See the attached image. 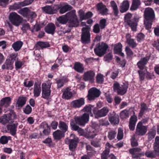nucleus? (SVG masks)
I'll list each match as a JSON object with an SVG mask.
<instances>
[{
    "label": "nucleus",
    "mask_w": 159,
    "mask_h": 159,
    "mask_svg": "<svg viewBox=\"0 0 159 159\" xmlns=\"http://www.w3.org/2000/svg\"><path fill=\"white\" fill-rule=\"evenodd\" d=\"M90 27L86 25L82 29V34L81 35V41L84 44H88L90 42V34L89 31Z\"/></svg>",
    "instance_id": "obj_8"
},
{
    "label": "nucleus",
    "mask_w": 159,
    "mask_h": 159,
    "mask_svg": "<svg viewBox=\"0 0 159 159\" xmlns=\"http://www.w3.org/2000/svg\"><path fill=\"white\" fill-rule=\"evenodd\" d=\"M13 64L12 62L7 59L4 64L2 66V68L3 70H11L13 68Z\"/></svg>",
    "instance_id": "obj_41"
},
{
    "label": "nucleus",
    "mask_w": 159,
    "mask_h": 159,
    "mask_svg": "<svg viewBox=\"0 0 159 159\" xmlns=\"http://www.w3.org/2000/svg\"><path fill=\"white\" fill-rule=\"evenodd\" d=\"M136 136L135 135H133L131 139V145L133 147L137 146L138 145V142L135 139Z\"/></svg>",
    "instance_id": "obj_57"
},
{
    "label": "nucleus",
    "mask_w": 159,
    "mask_h": 159,
    "mask_svg": "<svg viewBox=\"0 0 159 159\" xmlns=\"http://www.w3.org/2000/svg\"><path fill=\"white\" fill-rule=\"evenodd\" d=\"M23 111L24 113L25 114L29 115L31 112L32 109L31 107L28 105H26L25 107L23 108Z\"/></svg>",
    "instance_id": "obj_53"
},
{
    "label": "nucleus",
    "mask_w": 159,
    "mask_h": 159,
    "mask_svg": "<svg viewBox=\"0 0 159 159\" xmlns=\"http://www.w3.org/2000/svg\"><path fill=\"white\" fill-rule=\"evenodd\" d=\"M120 117L122 119L126 118L129 117L128 111L127 110H125L120 113Z\"/></svg>",
    "instance_id": "obj_51"
},
{
    "label": "nucleus",
    "mask_w": 159,
    "mask_h": 159,
    "mask_svg": "<svg viewBox=\"0 0 159 159\" xmlns=\"http://www.w3.org/2000/svg\"><path fill=\"white\" fill-rule=\"evenodd\" d=\"M11 103V98L9 97H5L0 101V106L7 107L9 106Z\"/></svg>",
    "instance_id": "obj_31"
},
{
    "label": "nucleus",
    "mask_w": 159,
    "mask_h": 159,
    "mask_svg": "<svg viewBox=\"0 0 159 159\" xmlns=\"http://www.w3.org/2000/svg\"><path fill=\"white\" fill-rule=\"evenodd\" d=\"M107 20L104 18L100 20L99 22V25L101 29H103L106 26Z\"/></svg>",
    "instance_id": "obj_50"
},
{
    "label": "nucleus",
    "mask_w": 159,
    "mask_h": 159,
    "mask_svg": "<svg viewBox=\"0 0 159 159\" xmlns=\"http://www.w3.org/2000/svg\"><path fill=\"white\" fill-rule=\"evenodd\" d=\"M24 62L23 61H22L17 58L16 61L15 62L16 69L17 70L20 69L21 67L22 66L24 65Z\"/></svg>",
    "instance_id": "obj_48"
},
{
    "label": "nucleus",
    "mask_w": 159,
    "mask_h": 159,
    "mask_svg": "<svg viewBox=\"0 0 159 159\" xmlns=\"http://www.w3.org/2000/svg\"><path fill=\"white\" fill-rule=\"evenodd\" d=\"M156 135V132L153 130L149 131L148 133V137L149 139H153Z\"/></svg>",
    "instance_id": "obj_60"
},
{
    "label": "nucleus",
    "mask_w": 159,
    "mask_h": 159,
    "mask_svg": "<svg viewBox=\"0 0 159 159\" xmlns=\"http://www.w3.org/2000/svg\"><path fill=\"white\" fill-rule=\"evenodd\" d=\"M52 83L51 80H48L46 82L43 83L42 84V97L48 99L51 95V88Z\"/></svg>",
    "instance_id": "obj_4"
},
{
    "label": "nucleus",
    "mask_w": 159,
    "mask_h": 159,
    "mask_svg": "<svg viewBox=\"0 0 159 159\" xmlns=\"http://www.w3.org/2000/svg\"><path fill=\"white\" fill-rule=\"evenodd\" d=\"M52 135L54 140L59 141L64 137L65 133L61 130L58 129L53 132Z\"/></svg>",
    "instance_id": "obj_25"
},
{
    "label": "nucleus",
    "mask_w": 159,
    "mask_h": 159,
    "mask_svg": "<svg viewBox=\"0 0 159 159\" xmlns=\"http://www.w3.org/2000/svg\"><path fill=\"white\" fill-rule=\"evenodd\" d=\"M57 20L60 23L63 24L67 22L69 26L70 27H77L79 25V22L75 10L68 12L65 15L60 16L57 19Z\"/></svg>",
    "instance_id": "obj_2"
},
{
    "label": "nucleus",
    "mask_w": 159,
    "mask_h": 159,
    "mask_svg": "<svg viewBox=\"0 0 159 159\" xmlns=\"http://www.w3.org/2000/svg\"><path fill=\"white\" fill-rule=\"evenodd\" d=\"M56 28L55 25L51 23H48L45 27L44 30L47 33L53 35L55 32Z\"/></svg>",
    "instance_id": "obj_22"
},
{
    "label": "nucleus",
    "mask_w": 159,
    "mask_h": 159,
    "mask_svg": "<svg viewBox=\"0 0 159 159\" xmlns=\"http://www.w3.org/2000/svg\"><path fill=\"white\" fill-rule=\"evenodd\" d=\"M95 75L94 71L90 70L85 72L83 75V79L85 81H89L93 82L94 80V77Z\"/></svg>",
    "instance_id": "obj_17"
},
{
    "label": "nucleus",
    "mask_w": 159,
    "mask_h": 159,
    "mask_svg": "<svg viewBox=\"0 0 159 159\" xmlns=\"http://www.w3.org/2000/svg\"><path fill=\"white\" fill-rule=\"evenodd\" d=\"M144 16V26L147 30H149L151 28L152 23L155 17L154 11L151 8H146L145 10Z\"/></svg>",
    "instance_id": "obj_3"
},
{
    "label": "nucleus",
    "mask_w": 159,
    "mask_h": 159,
    "mask_svg": "<svg viewBox=\"0 0 159 159\" xmlns=\"http://www.w3.org/2000/svg\"><path fill=\"white\" fill-rule=\"evenodd\" d=\"M149 58L150 57L148 56L145 57L141 58V60L138 62L137 65L140 70H147V68L145 66L147 64Z\"/></svg>",
    "instance_id": "obj_15"
},
{
    "label": "nucleus",
    "mask_w": 159,
    "mask_h": 159,
    "mask_svg": "<svg viewBox=\"0 0 159 159\" xmlns=\"http://www.w3.org/2000/svg\"><path fill=\"white\" fill-rule=\"evenodd\" d=\"M79 139L77 137H75L73 139L69 140V148L71 151H73L76 147Z\"/></svg>",
    "instance_id": "obj_28"
},
{
    "label": "nucleus",
    "mask_w": 159,
    "mask_h": 159,
    "mask_svg": "<svg viewBox=\"0 0 159 159\" xmlns=\"http://www.w3.org/2000/svg\"><path fill=\"white\" fill-rule=\"evenodd\" d=\"M55 80L57 84V89L61 88L63 86L64 84L68 81L67 79L66 78L57 79Z\"/></svg>",
    "instance_id": "obj_37"
},
{
    "label": "nucleus",
    "mask_w": 159,
    "mask_h": 159,
    "mask_svg": "<svg viewBox=\"0 0 159 159\" xmlns=\"http://www.w3.org/2000/svg\"><path fill=\"white\" fill-rule=\"evenodd\" d=\"M123 137V131L121 129H119L117 138L118 140L122 139Z\"/></svg>",
    "instance_id": "obj_59"
},
{
    "label": "nucleus",
    "mask_w": 159,
    "mask_h": 159,
    "mask_svg": "<svg viewBox=\"0 0 159 159\" xmlns=\"http://www.w3.org/2000/svg\"><path fill=\"white\" fill-rule=\"evenodd\" d=\"M17 125L18 124L16 123L13 124L12 125H8L7 126L8 130L13 136H14L16 133Z\"/></svg>",
    "instance_id": "obj_30"
},
{
    "label": "nucleus",
    "mask_w": 159,
    "mask_h": 159,
    "mask_svg": "<svg viewBox=\"0 0 159 159\" xmlns=\"http://www.w3.org/2000/svg\"><path fill=\"white\" fill-rule=\"evenodd\" d=\"M27 100V98L23 95L19 97L16 102V109H21L25 104Z\"/></svg>",
    "instance_id": "obj_18"
},
{
    "label": "nucleus",
    "mask_w": 159,
    "mask_h": 159,
    "mask_svg": "<svg viewBox=\"0 0 159 159\" xmlns=\"http://www.w3.org/2000/svg\"><path fill=\"white\" fill-rule=\"evenodd\" d=\"M122 46L120 43H119L114 45V50L115 52L118 53L122 51Z\"/></svg>",
    "instance_id": "obj_47"
},
{
    "label": "nucleus",
    "mask_w": 159,
    "mask_h": 159,
    "mask_svg": "<svg viewBox=\"0 0 159 159\" xmlns=\"http://www.w3.org/2000/svg\"><path fill=\"white\" fill-rule=\"evenodd\" d=\"M89 119V114L88 113H84L80 116H75L74 120H70V124L71 129L77 131L80 135H83L84 133L83 129L80 128L76 124L84 126L88 122Z\"/></svg>",
    "instance_id": "obj_1"
},
{
    "label": "nucleus",
    "mask_w": 159,
    "mask_h": 159,
    "mask_svg": "<svg viewBox=\"0 0 159 159\" xmlns=\"http://www.w3.org/2000/svg\"><path fill=\"white\" fill-rule=\"evenodd\" d=\"M108 111V109L107 107H104L99 110H94L93 111V113L95 117L98 118L105 116L107 115Z\"/></svg>",
    "instance_id": "obj_14"
},
{
    "label": "nucleus",
    "mask_w": 159,
    "mask_h": 159,
    "mask_svg": "<svg viewBox=\"0 0 159 159\" xmlns=\"http://www.w3.org/2000/svg\"><path fill=\"white\" fill-rule=\"evenodd\" d=\"M39 46L42 48H43L49 47L50 46V45L48 42H39L35 45V47L38 48ZM37 49L38 48H36V49Z\"/></svg>",
    "instance_id": "obj_44"
},
{
    "label": "nucleus",
    "mask_w": 159,
    "mask_h": 159,
    "mask_svg": "<svg viewBox=\"0 0 159 159\" xmlns=\"http://www.w3.org/2000/svg\"><path fill=\"white\" fill-rule=\"evenodd\" d=\"M140 150L141 149L140 148H135L130 149L129 150V152L132 155L133 158H137L144 156V152L139 153H138Z\"/></svg>",
    "instance_id": "obj_19"
},
{
    "label": "nucleus",
    "mask_w": 159,
    "mask_h": 159,
    "mask_svg": "<svg viewBox=\"0 0 159 159\" xmlns=\"http://www.w3.org/2000/svg\"><path fill=\"white\" fill-rule=\"evenodd\" d=\"M73 69L77 72L82 73L84 70L83 65L79 62H75L73 67Z\"/></svg>",
    "instance_id": "obj_29"
},
{
    "label": "nucleus",
    "mask_w": 159,
    "mask_h": 159,
    "mask_svg": "<svg viewBox=\"0 0 159 159\" xmlns=\"http://www.w3.org/2000/svg\"><path fill=\"white\" fill-rule=\"evenodd\" d=\"M97 9L99 13L103 16L109 14V10L106 6L102 3H98L96 5Z\"/></svg>",
    "instance_id": "obj_16"
},
{
    "label": "nucleus",
    "mask_w": 159,
    "mask_h": 159,
    "mask_svg": "<svg viewBox=\"0 0 159 159\" xmlns=\"http://www.w3.org/2000/svg\"><path fill=\"white\" fill-rule=\"evenodd\" d=\"M11 115L9 114L4 115L0 118V123L2 124H6L11 120Z\"/></svg>",
    "instance_id": "obj_38"
},
{
    "label": "nucleus",
    "mask_w": 159,
    "mask_h": 159,
    "mask_svg": "<svg viewBox=\"0 0 159 159\" xmlns=\"http://www.w3.org/2000/svg\"><path fill=\"white\" fill-rule=\"evenodd\" d=\"M27 80L28 79H26L24 80L23 83L24 85L26 87L30 88L33 86L34 84V81L33 80L29 81L27 84Z\"/></svg>",
    "instance_id": "obj_54"
},
{
    "label": "nucleus",
    "mask_w": 159,
    "mask_h": 159,
    "mask_svg": "<svg viewBox=\"0 0 159 159\" xmlns=\"http://www.w3.org/2000/svg\"><path fill=\"white\" fill-rule=\"evenodd\" d=\"M23 44L22 42L18 41L14 42L12 45V47L15 52H16L19 51Z\"/></svg>",
    "instance_id": "obj_36"
},
{
    "label": "nucleus",
    "mask_w": 159,
    "mask_h": 159,
    "mask_svg": "<svg viewBox=\"0 0 159 159\" xmlns=\"http://www.w3.org/2000/svg\"><path fill=\"white\" fill-rule=\"evenodd\" d=\"M153 148L154 151H147L144 153V155L147 157L150 158H155L157 155L156 152H159V137H156Z\"/></svg>",
    "instance_id": "obj_9"
},
{
    "label": "nucleus",
    "mask_w": 159,
    "mask_h": 159,
    "mask_svg": "<svg viewBox=\"0 0 159 159\" xmlns=\"http://www.w3.org/2000/svg\"><path fill=\"white\" fill-rule=\"evenodd\" d=\"M137 121V117L134 115L130 117L129 123L133 124H135L136 125Z\"/></svg>",
    "instance_id": "obj_62"
},
{
    "label": "nucleus",
    "mask_w": 159,
    "mask_h": 159,
    "mask_svg": "<svg viewBox=\"0 0 159 159\" xmlns=\"http://www.w3.org/2000/svg\"><path fill=\"white\" fill-rule=\"evenodd\" d=\"M55 8L56 9V11L59 9V13L63 14L71 10L72 7L66 3H60V4L55 5Z\"/></svg>",
    "instance_id": "obj_11"
},
{
    "label": "nucleus",
    "mask_w": 159,
    "mask_h": 159,
    "mask_svg": "<svg viewBox=\"0 0 159 159\" xmlns=\"http://www.w3.org/2000/svg\"><path fill=\"white\" fill-rule=\"evenodd\" d=\"M11 139L10 136H3L0 138V143L2 144H5L8 143V140Z\"/></svg>",
    "instance_id": "obj_45"
},
{
    "label": "nucleus",
    "mask_w": 159,
    "mask_h": 159,
    "mask_svg": "<svg viewBox=\"0 0 159 159\" xmlns=\"http://www.w3.org/2000/svg\"><path fill=\"white\" fill-rule=\"evenodd\" d=\"M116 134V132L115 131H111L108 132V137L110 140H111L115 138Z\"/></svg>",
    "instance_id": "obj_52"
},
{
    "label": "nucleus",
    "mask_w": 159,
    "mask_h": 159,
    "mask_svg": "<svg viewBox=\"0 0 159 159\" xmlns=\"http://www.w3.org/2000/svg\"><path fill=\"white\" fill-rule=\"evenodd\" d=\"M85 104L84 99L83 98L75 100L73 101L71 103L72 107L75 108H79L84 105Z\"/></svg>",
    "instance_id": "obj_20"
},
{
    "label": "nucleus",
    "mask_w": 159,
    "mask_h": 159,
    "mask_svg": "<svg viewBox=\"0 0 159 159\" xmlns=\"http://www.w3.org/2000/svg\"><path fill=\"white\" fill-rule=\"evenodd\" d=\"M109 120L113 125H115L118 124L119 122V116L117 114L113 112L110 114L109 117Z\"/></svg>",
    "instance_id": "obj_23"
},
{
    "label": "nucleus",
    "mask_w": 159,
    "mask_h": 159,
    "mask_svg": "<svg viewBox=\"0 0 159 159\" xmlns=\"http://www.w3.org/2000/svg\"><path fill=\"white\" fill-rule=\"evenodd\" d=\"M132 14L128 13L125 16V22L129 25L133 31H136L137 25V22L138 20L136 17H134L131 19Z\"/></svg>",
    "instance_id": "obj_5"
},
{
    "label": "nucleus",
    "mask_w": 159,
    "mask_h": 159,
    "mask_svg": "<svg viewBox=\"0 0 159 159\" xmlns=\"http://www.w3.org/2000/svg\"><path fill=\"white\" fill-rule=\"evenodd\" d=\"M113 88L114 91L117 92L118 95H123L126 93L128 85L125 84H120L118 83L115 82L113 84Z\"/></svg>",
    "instance_id": "obj_6"
},
{
    "label": "nucleus",
    "mask_w": 159,
    "mask_h": 159,
    "mask_svg": "<svg viewBox=\"0 0 159 159\" xmlns=\"http://www.w3.org/2000/svg\"><path fill=\"white\" fill-rule=\"evenodd\" d=\"M42 9L45 13L49 14H53L56 12V9L55 8V5L51 6H47L43 7Z\"/></svg>",
    "instance_id": "obj_27"
},
{
    "label": "nucleus",
    "mask_w": 159,
    "mask_h": 159,
    "mask_svg": "<svg viewBox=\"0 0 159 159\" xmlns=\"http://www.w3.org/2000/svg\"><path fill=\"white\" fill-rule=\"evenodd\" d=\"M101 94V92L99 90L95 87L92 88L88 91V99L90 101L93 100L98 97Z\"/></svg>",
    "instance_id": "obj_10"
},
{
    "label": "nucleus",
    "mask_w": 159,
    "mask_h": 159,
    "mask_svg": "<svg viewBox=\"0 0 159 159\" xmlns=\"http://www.w3.org/2000/svg\"><path fill=\"white\" fill-rule=\"evenodd\" d=\"M109 150H105L101 154V159H107L109 153Z\"/></svg>",
    "instance_id": "obj_63"
},
{
    "label": "nucleus",
    "mask_w": 159,
    "mask_h": 159,
    "mask_svg": "<svg viewBox=\"0 0 159 159\" xmlns=\"http://www.w3.org/2000/svg\"><path fill=\"white\" fill-rule=\"evenodd\" d=\"M144 37L145 35L143 34L139 33L137 36V40L138 42H140L144 39Z\"/></svg>",
    "instance_id": "obj_61"
},
{
    "label": "nucleus",
    "mask_w": 159,
    "mask_h": 159,
    "mask_svg": "<svg viewBox=\"0 0 159 159\" xmlns=\"http://www.w3.org/2000/svg\"><path fill=\"white\" fill-rule=\"evenodd\" d=\"M97 82L98 84L102 83L104 81L103 75L101 74H98L97 75L96 77Z\"/></svg>",
    "instance_id": "obj_55"
},
{
    "label": "nucleus",
    "mask_w": 159,
    "mask_h": 159,
    "mask_svg": "<svg viewBox=\"0 0 159 159\" xmlns=\"http://www.w3.org/2000/svg\"><path fill=\"white\" fill-rule=\"evenodd\" d=\"M110 5L112 9L114 15L117 19L119 18V11L116 3L114 1H112L110 2Z\"/></svg>",
    "instance_id": "obj_26"
},
{
    "label": "nucleus",
    "mask_w": 159,
    "mask_h": 159,
    "mask_svg": "<svg viewBox=\"0 0 159 159\" xmlns=\"http://www.w3.org/2000/svg\"><path fill=\"white\" fill-rule=\"evenodd\" d=\"M100 28L99 25L98 23L95 24L93 27V32L96 34L99 33L100 32Z\"/></svg>",
    "instance_id": "obj_56"
},
{
    "label": "nucleus",
    "mask_w": 159,
    "mask_h": 159,
    "mask_svg": "<svg viewBox=\"0 0 159 159\" xmlns=\"http://www.w3.org/2000/svg\"><path fill=\"white\" fill-rule=\"evenodd\" d=\"M79 16L80 19L82 20H85V14L84 12L82 10H80L79 12Z\"/></svg>",
    "instance_id": "obj_64"
},
{
    "label": "nucleus",
    "mask_w": 159,
    "mask_h": 159,
    "mask_svg": "<svg viewBox=\"0 0 159 159\" xmlns=\"http://www.w3.org/2000/svg\"><path fill=\"white\" fill-rule=\"evenodd\" d=\"M18 56L17 53H12L8 57V59H7L9 61H10L13 64L14 61Z\"/></svg>",
    "instance_id": "obj_46"
},
{
    "label": "nucleus",
    "mask_w": 159,
    "mask_h": 159,
    "mask_svg": "<svg viewBox=\"0 0 159 159\" xmlns=\"http://www.w3.org/2000/svg\"><path fill=\"white\" fill-rule=\"evenodd\" d=\"M98 130L92 129L91 130L86 132L84 134V136L87 139H93L98 134Z\"/></svg>",
    "instance_id": "obj_24"
},
{
    "label": "nucleus",
    "mask_w": 159,
    "mask_h": 159,
    "mask_svg": "<svg viewBox=\"0 0 159 159\" xmlns=\"http://www.w3.org/2000/svg\"><path fill=\"white\" fill-rule=\"evenodd\" d=\"M130 35L129 34L127 35L126 42L129 46L132 48H135L137 46V44L134 40L130 38Z\"/></svg>",
    "instance_id": "obj_35"
},
{
    "label": "nucleus",
    "mask_w": 159,
    "mask_h": 159,
    "mask_svg": "<svg viewBox=\"0 0 159 159\" xmlns=\"http://www.w3.org/2000/svg\"><path fill=\"white\" fill-rule=\"evenodd\" d=\"M147 72V70H139L138 72L139 74V78L141 81L143 80L145 78V74Z\"/></svg>",
    "instance_id": "obj_49"
},
{
    "label": "nucleus",
    "mask_w": 159,
    "mask_h": 159,
    "mask_svg": "<svg viewBox=\"0 0 159 159\" xmlns=\"http://www.w3.org/2000/svg\"><path fill=\"white\" fill-rule=\"evenodd\" d=\"M125 51L127 56L129 57L132 56L133 55V52L128 46H126L125 48Z\"/></svg>",
    "instance_id": "obj_58"
},
{
    "label": "nucleus",
    "mask_w": 159,
    "mask_h": 159,
    "mask_svg": "<svg viewBox=\"0 0 159 159\" xmlns=\"http://www.w3.org/2000/svg\"><path fill=\"white\" fill-rule=\"evenodd\" d=\"M58 127L60 129V130L65 133L68 130V127L67 124L64 122L60 121L59 122Z\"/></svg>",
    "instance_id": "obj_39"
},
{
    "label": "nucleus",
    "mask_w": 159,
    "mask_h": 159,
    "mask_svg": "<svg viewBox=\"0 0 159 159\" xmlns=\"http://www.w3.org/2000/svg\"><path fill=\"white\" fill-rule=\"evenodd\" d=\"M9 19L11 22L16 26H19L22 21L21 17L15 12H11L10 14Z\"/></svg>",
    "instance_id": "obj_12"
},
{
    "label": "nucleus",
    "mask_w": 159,
    "mask_h": 159,
    "mask_svg": "<svg viewBox=\"0 0 159 159\" xmlns=\"http://www.w3.org/2000/svg\"><path fill=\"white\" fill-rule=\"evenodd\" d=\"M108 48V46L106 43H100L96 44L94 51L96 55L101 57L106 53Z\"/></svg>",
    "instance_id": "obj_7"
},
{
    "label": "nucleus",
    "mask_w": 159,
    "mask_h": 159,
    "mask_svg": "<svg viewBox=\"0 0 159 159\" xmlns=\"http://www.w3.org/2000/svg\"><path fill=\"white\" fill-rule=\"evenodd\" d=\"M140 5V0H133L132 5L130 7L131 11L136 10Z\"/></svg>",
    "instance_id": "obj_42"
},
{
    "label": "nucleus",
    "mask_w": 159,
    "mask_h": 159,
    "mask_svg": "<svg viewBox=\"0 0 159 159\" xmlns=\"http://www.w3.org/2000/svg\"><path fill=\"white\" fill-rule=\"evenodd\" d=\"M63 93L62 97L63 98L69 99H70L72 96V93L70 91V89L67 88L63 91Z\"/></svg>",
    "instance_id": "obj_33"
},
{
    "label": "nucleus",
    "mask_w": 159,
    "mask_h": 159,
    "mask_svg": "<svg viewBox=\"0 0 159 159\" xmlns=\"http://www.w3.org/2000/svg\"><path fill=\"white\" fill-rule=\"evenodd\" d=\"M18 12L24 17H29L30 9L27 7H24L19 10Z\"/></svg>",
    "instance_id": "obj_40"
},
{
    "label": "nucleus",
    "mask_w": 159,
    "mask_h": 159,
    "mask_svg": "<svg viewBox=\"0 0 159 159\" xmlns=\"http://www.w3.org/2000/svg\"><path fill=\"white\" fill-rule=\"evenodd\" d=\"M41 92V88L40 84L35 82L34 84L33 90L34 97L35 98L39 97L40 94Z\"/></svg>",
    "instance_id": "obj_21"
},
{
    "label": "nucleus",
    "mask_w": 159,
    "mask_h": 159,
    "mask_svg": "<svg viewBox=\"0 0 159 159\" xmlns=\"http://www.w3.org/2000/svg\"><path fill=\"white\" fill-rule=\"evenodd\" d=\"M147 109L148 107L147 105L145 103H143L141 104L140 105V110L138 115L139 117H141Z\"/></svg>",
    "instance_id": "obj_43"
},
{
    "label": "nucleus",
    "mask_w": 159,
    "mask_h": 159,
    "mask_svg": "<svg viewBox=\"0 0 159 159\" xmlns=\"http://www.w3.org/2000/svg\"><path fill=\"white\" fill-rule=\"evenodd\" d=\"M25 1L20 3H15L14 4L10 6L9 8L10 10H16L20 7V6H25L29 4L28 3H26Z\"/></svg>",
    "instance_id": "obj_34"
},
{
    "label": "nucleus",
    "mask_w": 159,
    "mask_h": 159,
    "mask_svg": "<svg viewBox=\"0 0 159 159\" xmlns=\"http://www.w3.org/2000/svg\"><path fill=\"white\" fill-rule=\"evenodd\" d=\"M129 4L128 1L127 0L124 1L121 3L120 7V11L122 13L126 11L129 8Z\"/></svg>",
    "instance_id": "obj_32"
},
{
    "label": "nucleus",
    "mask_w": 159,
    "mask_h": 159,
    "mask_svg": "<svg viewBox=\"0 0 159 159\" xmlns=\"http://www.w3.org/2000/svg\"><path fill=\"white\" fill-rule=\"evenodd\" d=\"M147 127L142 125V123L139 122L136 126L135 134L136 136H143L147 133Z\"/></svg>",
    "instance_id": "obj_13"
}]
</instances>
